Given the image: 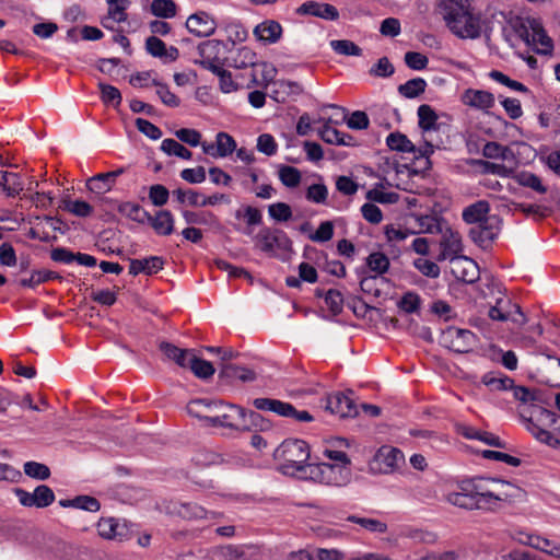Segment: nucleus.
Wrapping results in <instances>:
<instances>
[{"mask_svg": "<svg viewBox=\"0 0 560 560\" xmlns=\"http://www.w3.org/2000/svg\"><path fill=\"white\" fill-rule=\"evenodd\" d=\"M257 56L248 47H242L237 50L235 58L233 59V66L242 69L246 67H257Z\"/></svg>", "mask_w": 560, "mask_h": 560, "instance_id": "49", "label": "nucleus"}, {"mask_svg": "<svg viewBox=\"0 0 560 560\" xmlns=\"http://www.w3.org/2000/svg\"><path fill=\"white\" fill-rule=\"evenodd\" d=\"M236 141L228 132L220 131L215 136V143L203 141L201 148L205 154L214 159L226 158L236 150Z\"/></svg>", "mask_w": 560, "mask_h": 560, "instance_id": "12", "label": "nucleus"}, {"mask_svg": "<svg viewBox=\"0 0 560 560\" xmlns=\"http://www.w3.org/2000/svg\"><path fill=\"white\" fill-rule=\"evenodd\" d=\"M441 231L440 222L434 215H418L415 217V233H439Z\"/></svg>", "mask_w": 560, "mask_h": 560, "instance_id": "34", "label": "nucleus"}, {"mask_svg": "<svg viewBox=\"0 0 560 560\" xmlns=\"http://www.w3.org/2000/svg\"><path fill=\"white\" fill-rule=\"evenodd\" d=\"M151 12L155 16L170 19L176 14V4L173 0H153Z\"/></svg>", "mask_w": 560, "mask_h": 560, "instance_id": "45", "label": "nucleus"}, {"mask_svg": "<svg viewBox=\"0 0 560 560\" xmlns=\"http://www.w3.org/2000/svg\"><path fill=\"white\" fill-rule=\"evenodd\" d=\"M269 215L279 222L289 221L292 218L291 207L285 202H276L268 207Z\"/></svg>", "mask_w": 560, "mask_h": 560, "instance_id": "55", "label": "nucleus"}, {"mask_svg": "<svg viewBox=\"0 0 560 560\" xmlns=\"http://www.w3.org/2000/svg\"><path fill=\"white\" fill-rule=\"evenodd\" d=\"M177 514L186 520H203L209 518V514L214 516V513H209L205 508L197 503H182L177 510Z\"/></svg>", "mask_w": 560, "mask_h": 560, "instance_id": "35", "label": "nucleus"}, {"mask_svg": "<svg viewBox=\"0 0 560 560\" xmlns=\"http://www.w3.org/2000/svg\"><path fill=\"white\" fill-rule=\"evenodd\" d=\"M213 553L221 560H244L245 547L236 545H224L217 547Z\"/></svg>", "mask_w": 560, "mask_h": 560, "instance_id": "40", "label": "nucleus"}, {"mask_svg": "<svg viewBox=\"0 0 560 560\" xmlns=\"http://www.w3.org/2000/svg\"><path fill=\"white\" fill-rule=\"evenodd\" d=\"M300 13L322 18L328 21H335L339 18L338 10L328 3H318L314 1H307L299 8Z\"/></svg>", "mask_w": 560, "mask_h": 560, "instance_id": "24", "label": "nucleus"}, {"mask_svg": "<svg viewBox=\"0 0 560 560\" xmlns=\"http://www.w3.org/2000/svg\"><path fill=\"white\" fill-rule=\"evenodd\" d=\"M254 34L259 40L273 44L281 37L282 26L273 20H267L255 27Z\"/></svg>", "mask_w": 560, "mask_h": 560, "instance_id": "28", "label": "nucleus"}, {"mask_svg": "<svg viewBox=\"0 0 560 560\" xmlns=\"http://www.w3.org/2000/svg\"><path fill=\"white\" fill-rule=\"evenodd\" d=\"M325 304L334 314H340L343 307L342 294L337 290H328L325 294Z\"/></svg>", "mask_w": 560, "mask_h": 560, "instance_id": "63", "label": "nucleus"}, {"mask_svg": "<svg viewBox=\"0 0 560 560\" xmlns=\"http://www.w3.org/2000/svg\"><path fill=\"white\" fill-rule=\"evenodd\" d=\"M275 458L281 463L283 474L294 475L307 469L306 462L310 458V448L303 440H285L276 450Z\"/></svg>", "mask_w": 560, "mask_h": 560, "instance_id": "5", "label": "nucleus"}, {"mask_svg": "<svg viewBox=\"0 0 560 560\" xmlns=\"http://www.w3.org/2000/svg\"><path fill=\"white\" fill-rule=\"evenodd\" d=\"M331 48L339 55L361 56L362 49L351 40L339 39L330 43Z\"/></svg>", "mask_w": 560, "mask_h": 560, "instance_id": "51", "label": "nucleus"}, {"mask_svg": "<svg viewBox=\"0 0 560 560\" xmlns=\"http://www.w3.org/2000/svg\"><path fill=\"white\" fill-rule=\"evenodd\" d=\"M366 265L371 271L375 272L376 275H383L389 268V259L385 254L381 252H374L368 256Z\"/></svg>", "mask_w": 560, "mask_h": 560, "instance_id": "43", "label": "nucleus"}, {"mask_svg": "<svg viewBox=\"0 0 560 560\" xmlns=\"http://www.w3.org/2000/svg\"><path fill=\"white\" fill-rule=\"evenodd\" d=\"M36 508H46L55 501L54 491L45 485L36 487L34 490Z\"/></svg>", "mask_w": 560, "mask_h": 560, "instance_id": "60", "label": "nucleus"}, {"mask_svg": "<svg viewBox=\"0 0 560 560\" xmlns=\"http://www.w3.org/2000/svg\"><path fill=\"white\" fill-rule=\"evenodd\" d=\"M517 490L511 482L479 477L462 482L460 491L450 492L446 500L467 510H493L499 502L516 497Z\"/></svg>", "mask_w": 560, "mask_h": 560, "instance_id": "1", "label": "nucleus"}, {"mask_svg": "<svg viewBox=\"0 0 560 560\" xmlns=\"http://www.w3.org/2000/svg\"><path fill=\"white\" fill-rule=\"evenodd\" d=\"M280 182L289 188H295L300 185L302 175L301 172L293 166L281 165L278 171Z\"/></svg>", "mask_w": 560, "mask_h": 560, "instance_id": "39", "label": "nucleus"}, {"mask_svg": "<svg viewBox=\"0 0 560 560\" xmlns=\"http://www.w3.org/2000/svg\"><path fill=\"white\" fill-rule=\"evenodd\" d=\"M219 78L220 90L223 93H232L240 89V84L233 79L232 73L221 66L217 71H212Z\"/></svg>", "mask_w": 560, "mask_h": 560, "instance_id": "50", "label": "nucleus"}, {"mask_svg": "<svg viewBox=\"0 0 560 560\" xmlns=\"http://www.w3.org/2000/svg\"><path fill=\"white\" fill-rule=\"evenodd\" d=\"M161 150L168 155H175L184 160H190L191 151L174 139H164L161 143Z\"/></svg>", "mask_w": 560, "mask_h": 560, "instance_id": "42", "label": "nucleus"}, {"mask_svg": "<svg viewBox=\"0 0 560 560\" xmlns=\"http://www.w3.org/2000/svg\"><path fill=\"white\" fill-rule=\"evenodd\" d=\"M182 215L185 222L189 225L208 224L210 220L214 219V215L211 212H196L190 210H184Z\"/></svg>", "mask_w": 560, "mask_h": 560, "instance_id": "61", "label": "nucleus"}, {"mask_svg": "<svg viewBox=\"0 0 560 560\" xmlns=\"http://www.w3.org/2000/svg\"><path fill=\"white\" fill-rule=\"evenodd\" d=\"M145 49L151 56L163 59L165 62L175 61L179 56V51L176 47L171 46L166 48L165 43L156 36L147 38Z\"/></svg>", "mask_w": 560, "mask_h": 560, "instance_id": "19", "label": "nucleus"}, {"mask_svg": "<svg viewBox=\"0 0 560 560\" xmlns=\"http://www.w3.org/2000/svg\"><path fill=\"white\" fill-rule=\"evenodd\" d=\"M222 371L226 376L237 378L243 382H252L256 378V373L253 370L230 363L224 364L222 366Z\"/></svg>", "mask_w": 560, "mask_h": 560, "instance_id": "47", "label": "nucleus"}, {"mask_svg": "<svg viewBox=\"0 0 560 560\" xmlns=\"http://www.w3.org/2000/svg\"><path fill=\"white\" fill-rule=\"evenodd\" d=\"M257 67L261 69V80H258L257 74L253 72L250 83L254 85L267 86L275 79L277 70L273 66L267 62H261L257 65Z\"/></svg>", "mask_w": 560, "mask_h": 560, "instance_id": "53", "label": "nucleus"}, {"mask_svg": "<svg viewBox=\"0 0 560 560\" xmlns=\"http://www.w3.org/2000/svg\"><path fill=\"white\" fill-rule=\"evenodd\" d=\"M257 150L268 156H272L278 151V143L269 133H262L257 139Z\"/></svg>", "mask_w": 560, "mask_h": 560, "instance_id": "59", "label": "nucleus"}, {"mask_svg": "<svg viewBox=\"0 0 560 560\" xmlns=\"http://www.w3.org/2000/svg\"><path fill=\"white\" fill-rule=\"evenodd\" d=\"M523 40L539 55H551L553 50V40L548 36L541 22L537 19H527L518 30Z\"/></svg>", "mask_w": 560, "mask_h": 560, "instance_id": "8", "label": "nucleus"}, {"mask_svg": "<svg viewBox=\"0 0 560 560\" xmlns=\"http://www.w3.org/2000/svg\"><path fill=\"white\" fill-rule=\"evenodd\" d=\"M186 27L196 36L207 37L214 33L217 24L208 13L198 12L191 14L186 21Z\"/></svg>", "mask_w": 560, "mask_h": 560, "instance_id": "17", "label": "nucleus"}, {"mask_svg": "<svg viewBox=\"0 0 560 560\" xmlns=\"http://www.w3.org/2000/svg\"><path fill=\"white\" fill-rule=\"evenodd\" d=\"M482 154L487 159H501L506 160L510 154V150L508 147H503L498 142H487L483 145Z\"/></svg>", "mask_w": 560, "mask_h": 560, "instance_id": "57", "label": "nucleus"}, {"mask_svg": "<svg viewBox=\"0 0 560 560\" xmlns=\"http://www.w3.org/2000/svg\"><path fill=\"white\" fill-rule=\"evenodd\" d=\"M97 532L105 539L124 540L127 537L128 529L114 517L101 518L97 523Z\"/></svg>", "mask_w": 560, "mask_h": 560, "instance_id": "20", "label": "nucleus"}, {"mask_svg": "<svg viewBox=\"0 0 560 560\" xmlns=\"http://www.w3.org/2000/svg\"><path fill=\"white\" fill-rule=\"evenodd\" d=\"M490 205L487 200H478L463 209L462 219L465 223L474 225L469 230V237L480 247H488L500 232V220L490 215Z\"/></svg>", "mask_w": 560, "mask_h": 560, "instance_id": "3", "label": "nucleus"}, {"mask_svg": "<svg viewBox=\"0 0 560 560\" xmlns=\"http://www.w3.org/2000/svg\"><path fill=\"white\" fill-rule=\"evenodd\" d=\"M187 410L189 415L205 419L213 427H225L235 430L248 429L247 416L252 422L261 418L259 413L254 411L247 413L246 410L240 406L206 399L190 401L187 406Z\"/></svg>", "mask_w": 560, "mask_h": 560, "instance_id": "2", "label": "nucleus"}, {"mask_svg": "<svg viewBox=\"0 0 560 560\" xmlns=\"http://www.w3.org/2000/svg\"><path fill=\"white\" fill-rule=\"evenodd\" d=\"M514 179L521 186L532 188L536 192L545 194L547 188L542 185L540 178L530 172H520L514 175Z\"/></svg>", "mask_w": 560, "mask_h": 560, "instance_id": "38", "label": "nucleus"}, {"mask_svg": "<svg viewBox=\"0 0 560 560\" xmlns=\"http://www.w3.org/2000/svg\"><path fill=\"white\" fill-rule=\"evenodd\" d=\"M235 218H244L248 225H259L262 222V214L260 210L252 206H246L243 209L236 210Z\"/></svg>", "mask_w": 560, "mask_h": 560, "instance_id": "56", "label": "nucleus"}, {"mask_svg": "<svg viewBox=\"0 0 560 560\" xmlns=\"http://www.w3.org/2000/svg\"><path fill=\"white\" fill-rule=\"evenodd\" d=\"M253 406L258 410L272 411L278 416L291 418L296 422H311L314 420L308 411L298 410L293 405L278 399L256 398L253 400Z\"/></svg>", "mask_w": 560, "mask_h": 560, "instance_id": "9", "label": "nucleus"}, {"mask_svg": "<svg viewBox=\"0 0 560 560\" xmlns=\"http://www.w3.org/2000/svg\"><path fill=\"white\" fill-rule=\"evenodd\" d=\"M452 275L459 281L472 283L479 278L478 265L466 256L455 257L450 261Z\"/></svg>", "mask_w": 560, "mask_h": 560, "instance_id": "14", "label": "nucleus"}, {"mask_svg": "<svg viewBox=\"0 0 560 560\" xmlns=\"http://www.w3.org/2000/svg\"><path fill=\"white\" fill-rule=\"evenodd\" d=\"M65 209L81 218L89 217L93 212L92 206L83 200H65Z\"/></svg>", "mask_w": 560, "mask_h": 560, "instance_id": "54", "label": "nucleus"}, {"mask_svg": "<svg viewBox=\"0 0 560 560\" xmlns=\"http://www.w3.org/2000/svg\"><path fill=\"white\" fill-rule=\"evenodd\" d=\"M384 233L388 242L399 243L411 235L412 231L400 225L390 224L385 226Z\"/></svg>", "mask_w": 560, "mask_h": 560, "instance_id": "64", "label": "nucleus"}, {"mask_svg": "<svg viewBox=\"0 0 560 560\" xmlns=\"http://www.w3.org/2000/svg\"><path fill=\"white\" fill-rule=\"evenodd\" d=\"M126 172L125 167H119L107 173H100L88 179L86 186L90 191L95 194H105L116 184L117 177Z\"/></svg>", "mask_w": 560, "mask_h": 560, "instance_id": "18", "label": "nucleus"}, {"mask_svg": "<svg viewBox=\"0 0 560 560\" xmlns=\"http://www.w3.org/2000/svg\"><path fill=\"white\" fill-rule=\"evenodd\" d=\"M175 136L182 142L190 147L201 145V133L196 129L182 128L175 131Z\"/></svg>", "mask_w": 560, "mask_h": 560, "instance_id": "62", "label": "nucleus"}, {"mask_svg": "<svg viewBox=\"0 0 560 560\" xmlns=\"http://www.w3.org/2000/svg\"><path fill=\"white\" fill-rule=\"evenodd\" d=\"M386 143L389 147V149L404 152V153H415L416 147L413 143L400 132H392L388 135L386 139Z\"/></svg>", "mask_w": 560, "mask_h": 560, "instance_id": "33", "label": "nucleus"}, {"mask_svg": "<svg viewBox=\"0 0 560 560\" xmlns=\"http://www.w3.org/2000/svg\"><path fill=\"white\" fill-rule=\"evenodd\" d=\"M444 343L455 352H468L476 341V336L468 329L448 327L442 335Z\"/></svg>", "mask_w": 560, "mask_h": 560, "instance_id": "11", "label": "nucleus"}, {"mask_svg": "<svg viewBox=\"0 0 560 560\" xmlns=\"http://www.w3.org/2000/svg\"><path fill=\"white\" fill-rule=\"evenodd\" d=\"M145 221L158 235L166 236L174 232V215L168 210H159L154 215L148 212Z\"/></svg>", "mask_w": 560, "mask_h": 560, "instance_id": "22", "label": "nucleus"}, {"mask_svg": "<svg viewBox=\"0 0 560 560\" xmlns=\"http://www.w3.org/2000/svg\"><path fill=\"white\" fill-rule=\"evenodd\" d=\"M419 127L423 131L436 129L438 115L430 105L423 104L418 107Z\"/></svg>", "mask_w": 560, "mask_h": 560, "instance_id": "36", "label": "nucleus"}, {"mask_svg": "<svg viewBox=\"0 0 560 560\" xmlns=\"http://www.w3.org/2000/svg\"><path fill=\"white\" fill-rule=\"evenodd\" d=\"M199 378H209L214 374V368L211 362L197 358L195 354L190 358L188 366Z\"/></svg>", "mask_w": 560, "mask_h": 560, "instance_id": "41", "label": "nucleus"}, {"mask_svg": "<svg viewBox=\"0 0 560 560\" xmlns=\"http://www.w3.org/2000/svg\"><path fill=\"white\" fill-rule=\"evenodd\" d=\"M256 246L267 255L287 259L292 250V242L281 230L262 229L256 236Z\"/></svg>", "mask_w": 560, "mask_h": 560, "instance_id": "7", "label": "nucleus"}, {"mask_svg": "<svg viewBox=\"0 0 560 560\" xmlns=\"http://www.w3.org/2000/svg\"><path fill=\"white\" fill-rule=\"evenodd\" d=\"M481 382L490 390H506L513 387V380L511 377L497 372L486 373Z\"/></svg>", "mask_w": 560, "mask_h": 560, "instance_id": "31", "label": "nucleus"}, {"mask_svg": "<svg viewBox=\"0 0 560 560\" xmlns=\"http://www.w3.org/2000/svg\"><path fill=\"white\" fill-rule=\"evenodd\" d=\"M101 100L106 105L119 106L121 103V94L119 90L113 85L100 82Z\"/></svg>", "mask_w": 560, "mask_h": 560, "instance_id": "48", "label": "nucleus"}, {"mask_svg": "<svg viewBox=\"0 0 560 560\" xmlns=\"http://www.w3.org/2000/svg\"><path fill=\"white\" fill-rule=\"evenodd\" d=\"M222 47V43L219 40H206L198 46V52L200 56L199 63L209 71H217L222 66L219 58V52Z\"/></svg>", "mask_w": 560, "mask_h": 560, "instance_id": "16", "label": "nucleus"}, {"mask_svg": "<svg viewBox=\"0 0 560 560\" xmlns=\"http://www.w3.org/2000/svg\"><path fill=\"white\" fill-rule=\"evenodd\" d=\"M160 350L168 360L174 361L180 368H187L194 354L192 350L180 349L170 342H162Z\"/></svg>", "mask_w": 560, "mask_h": 560, "instance_id": "30", "label": "nucleus"}, {"mask_svg": "<svg viewBox=\"0 0 560 560\" xmlns=\"http://www.w3.org/2000/svg\"><path fill=\"white\" fill-rule=\"evenodd\" d=\"M108 4V15L103 19L102 25L113 30V23H121L127 20L126 10L130 3L129 0H106Z\"/></svg>", "mask_w": 560, "mask_h": 560, "instance_id": "25", "label": "nucleus"}, {"mask_svg": "<svg viewBox=\"0 0 560 560\" xmlns=\"http://www.w3.org/2000/svg\"><path fill=\"white\" fill-rule=\"evenodd\" d=\"M427 88V82L422 78H415L409 81H407L404 84H400L398 86V92L407 97V98H415L422 94Z\"/></svg>", "mask_w": 560, "mask_h": 560, "instance_id": "37", "label": "nucleus"}, {"mask_svg": "<svg viewBox=\"0 0 560 560\" xmlns=\"http://www.w3.org/2000/svg\"><path fill=\"white\" fill-rule=\"evenodd\" d=\"M118 211L120 214L140 223H143L148 217V212L144 209H142L138 203L133 202L120 203L118 207Z\"/></svg>", "mask_w": 560, "mask_h": 560, "instance_id": "44", "label": "nucleus"}, {"mask_svg": "<svg viewBox=\"0 0 560 560\" xmlns=\"http://www.w3.org/2000/svg\"><path fill=\"white\" fill-rule=\"evenodd\" d=\"M338 124L339 120H332L331 118L327 119L324 126L319 129V137L329 144L336 145H353V137L347 133L339 131L338 129L331 127L330 124Z\"/></svg>", "mask_w": 560, "mask_h": 560, "instance_id": "21", "label": "nucleus"}, {"mask_svg": "<svg viewBox=\"0 0 560 560\" xmlns=\"http://www.w3.org/2000/svg\"><path fill=\"white\" fill-rule=\"evenodd\" d=\"M310 478L327 486L343 487L351 481V468L342 464L319 463L307 465Z\"/></svg>", "mask_w": 560, "mask_h": 560, "instance_id": "6", "label": "nucleus"}, {"mask_svg": "<svg viewBox=\"0 0 560 560\" xmlns=\"http://www.w3.org/2000/svg\"><path fill=\"white\" fill-rule=\"evenodd\" d=\"M60 505L65 508H77L89 512H97L101 508L98 500L90 495H79L72 500H61Z\"/></svg>", "mask_w": 560, "mask_h": 560, "instance_id": "32", "label": "nucleus"}, {"mask_svg": "<svg viewBox=\"0 0 560 560\" xmlns=\"http://www.w3.org/2000/svg\"><path fill=\"white\" fill-rule=\"evenodd\" d=\"M24 189L22 176L19 173L2 171L0 194L9 198H14Z\"/></svg>", "mask_w": 560, "mask_h": 560, "instance_id": "27", "label": "nucleus"}, {"mask_svg": "<svg viewBox=\"0 0 560 560\" xmlns=\"http://www.w3.org/2000/svg\"><path fill=\"white\" fill-rule=\"evenodd\" d=\"M325 408L340 418L354 417L358 413L353 399L340 392L327 396Z\"/></svg>", "mask_w": 560, "mask_h": 560, "instance_id": "13", "label": "nucleus"}, {"mask_svg": "<svg viewBox=\"0 0 560 560\" xmlns=\"http://www.w3.org/2000/svg\"><path fill=\"white\" fill-rule=\"evenodd\" d=\"M163 265V259L158 256H152L145 259H132L129 266V273L133 276L141 272L145 275H153L161 270Z\"/></svg>", "mask_w": 560, "mask_h": 560, "instance_id": "29", "label": "nucleus"}, {"mask_svg": "<svg viewBox=\"0 0 560 560\" xmlns=\"http://www.w3.org/2000/svg\"><path fill=\"white\" fill-rule=\"evenodd\" d=\"M405 460L400 450L384 445L377 450L370 462V470L375 474H390L396 470Z\"/></svg>", "mask_w": 560, "mask_h": 560, "instance_id": "10", "label": "nucleus"}, {"mask_svg": "<svg viewBox=\"0 0 560 560\" xmlns=\"http://www.w3.org/2000/svg\"><path fill=\"white\" fill-rule=\"evenodd\" d=\"M441 255L439 259H455V257H460V253L463 252L462 237L459 233L450 231L445 233L441 241Z\"/></svg>", "mask_w": 560, "mask_h": 560, "instance_id": "23", "label": "nucleus"}, {"mask_svg": "<svg viewBox=\"0 0 560 560\" xmlns=\"http://www.w3.org/2000/svg\"><path fill=\"white\" fill-rule=\"evenodd\" d=\"M439 8L448 28L456 36L460 38L479 36V19L470 12L468 0H441Z\"/></svg>", "mask_w": 560, "mask_h": 560, "instance_id": "4", "label": "nucleus"}, {"mask_svg": "<svg viewBox=\"0 0 560 560\" xmlns=\"http://www.w3.org/2000/svg\"><path fill=\"white\" fill-rule=\"evenodd\" d=\"M173 196L177 199L179 203L187 202L191 207H201L202 206V194L194 190V189H182L177 188L173 190Z\"/></svg>", "mask_w": 560, "mask_h": 560, "instance_id": "46", "label": "nucleus"}, {"mask_svg": "<svg viewBox=\"0 0 560 560\" xmlns=\"http://www.w3.org/2000/svg\"><path fill=\"white\" fill-rule=\"evenodd\" d=\"M511 308H514L521 319L513 318L514 322L522 324L524 315L521 313L517 305H512L509 299H498L495 305L491 306L488 315L493 320L506 322L511 319Z\"/></svg>", "mask_w": 560, "mask_h": 560, "instance_id": "26", "label": "nucleus"}, {"mask_svg": "<svg viewBox=\"0 0 560 560\" xmlns=\"http://www.w3.org/2000/svg\"><path fill=\"white\" fill-rule=\"evenodd\" d=\"M348 520L350 522L361 525L363 528H365L372 533H385L387 529V526L385 523H383L378 520H375V518L350 516Z\"/></svg>", "mask_w": 560, "mask_h": 560, "instance_id": "58", "label": "nucleus"}, {"mask_svg": "<svg viewBox=\"0 0 560 560\" xmlns=\"http://www.w3.org/2000/svg\"><path fill=\"white\" fill-rule=\"evenodd\" d=\"M460 101L464 105L482 112H488L495 104V97L491 92L477 89L465 90Z\"/></svg>", "mask_w": 560, "mask_h": 560, "instance_id": "15", "label": "nucleus"}, {"mask_svg": "<svg viewBox=\"0 0 560 560\" xmlns=\"http://www.w3.org/2000/svg\"><path fill=\"white\" fill-rule=\"evenodd\" d=\"M24 472L31 478L46 480L50 476L48 466L37 462H26L24 464Z\"/></svg>", "mask_w": 560, "mask_h": 560, "instance_id": "52", "label": "nucleus"}]
</instances>
